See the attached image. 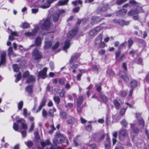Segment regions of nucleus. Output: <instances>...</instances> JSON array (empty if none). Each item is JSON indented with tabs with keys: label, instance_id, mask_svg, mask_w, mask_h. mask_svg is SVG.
<instances>
[{
	"label": "nucleus",
	"instance_id": "nucleus-1",
	"mask_svg": "<svg viewBox=\"0 0 149 149\" xmlns=\"http://www.w3.org/2000/svg\"><path fill=\"white\" fill-rule=\"evenodd\" d=\"M103 34L102 33H100L95 38L94 41V46L95 47L98 48H102L104 47L106 44L104 42L102 41Z\"/></svg>",
	"mask_w": 149,
	"mask_h": 149
},
{
	"label": "nucleus",
	"instance_id": "nucleus-2",
	"mask_svg": "<svg viewBox=\"0 0 149 149\" xmlns=\"http://www.w3.org/2000/svg\"><path fill=\"white\" fill-rule=\"evenodd\" d=\"M52 2L51 0H39L38 6L42 9H46L50 6Z\"/></svg>",
	"mask_w": 149,
	"mask_h": 149
},
{
	"label": "nucleus",
	"instance_id": "nucleus-3",
	"mask_svg": "<svg viewBox=\"0 0 149 149\" xmlns=\"http://www.w3.org/2000/svg\"><path fill=\"white\" fill-rule=\"evenodd\" d=\"M32 54L33 58L36 60L41 58L42 56L41 52L38 51L36 48L33 50Z\"/></svg>",
	"mask_w": 149,
	"mask_h": 149
},
{
	"label": "nucleus",
	"instance_id": "nucleus-4",
	"mask_svg": "<svg viewBox=\"0 0 149 149\" xmlns=\"http://www.w3.org/2000/svg\"><path fill=\"white\" fill-rule=\"evenodd\" d=\"M56 137L55 138V139L54 140V145H56V143L55 142L56 140V142L58 143H61L63 142L64 140V137L62 135L59 133H57L56 134Z\"/></svg>",
	"mask_w": 149,
	"mask_h": 149
},
{
	"label": "nucleus",
	"instance_id": "nucleus-5",
	"mask_svg": "<svg viewBox=\"0 0 149 149\" xmlns=\"http://www.w3.org/2000/svg\"><path fill=\"white\" fill-rule=\"evenodd\" d=\"M127 134L126 130L124 129L120 130L119 133V137L120 140L122 141H123Z\"/></svg>",
	"mask_w": 149,
	"mask_h": 149
},
{
	"label": "nucleus",
	"instance_id": "nucleus-6",
	"mask_svg": "<svg viewBox=\"0 0 149 149\" xmlns=\"http://www.w3.org/2000/svg\"><path fill=\"white\" fill-rule=\"evenodd\" d=\"M108 5L107 4H102L99 6L97 8L96 10L97 13L106 11L108 7Z\"/></svg>",
	"mask_w": 149,
	"mask_h": 149
},
{
	"label": "nucleus",
	"instance_id": "nucleus-7",
	"mask_svg": "<svg viewBox=\"0 0 149 149\" xmlns=\"http://www.w3.org/2000/svg\"><path fill=\"white\" fill-rule=\"evenodd\" d=\"M121 53L120 50H118L116 52V58L117 61L119 62L122 61L125 59V56L124 54H121L120 56Z\"/></svg>",
	"mask_w": 149,
	"mask_h": 149
},
{
	"label": "nucleus",
	"instance_id": "nucleus-8",
	"mask_svg": "<svg viewBox=\"0 0 149 149\" xmlns=\"http://www.w3.org/2000/svg\"><path fill=\"white\" fill-rule=\"evenodd\" d=\"M39 27L36 26L34 29L32 30L31 32H27L25 33V35L26 36H33L36 35L37 33L39 30Z\"/></svg>",
	"mask_w": 149,
	"mask_h": 149
},
{
	"label": "nucleus",
	"instance_id": "nucleus-9",
	"mask_svg": "<svg viewBox=\"0 0 149 149\" xmlns=\"http://www.w3.org/2000/svg\"><path fill=\"white\" fill-rule=\"evenodd\" d=\"M50 26V22L49 19H46L44 23L42 25L41 27L42 29H48Z\"/></svg>",
	"mask_w": 149,
	"mask_h": 149
},
{
	"label": "nucleus",
	"instance_id": "nucleus-10",
	"mask_svg": "<svg viewBox=\"0 0 149 149\" xmlns=\"http://www.w3.org/2000/svg\"><path fill=\"white\" fill-rule=\"evenodd\" d=\"M142 10L141 7H138L136 10L133 9L130 10L128 13V15L129 16L137 15Z\"/></svg>",
	"mask_w": 149,
	"mask_h": 149
},
{
	"label": "nucleus",
	"instance_id": "nucleus-11",
	"mask_svg": "<svg viewBox=\"0 0 149 149\" xmlns=\"http://www.w3.org/2000/svg\"><path fill=\"white\" fill-rule=\"evenodd\" d=\"M47 70V68H44L42 70L39 72L38 74V76L42 79H45L47 77L46 74Z\"/></svg>",
	"mask_w": 149,
	"mask_h": 149
},
{
	"label": "nucleus",
	"instance_id": "nucleus-12",
	"mask_svg": "<svg viewBox=\"0 0 149 149\" xmlns=\"http://www.w3.org/2000/svg\"><path fill=\"white\" fill-rule=\"evenodd\" d=\"M6 52L4 51L2 52L0 61V67L1 65H2L5 63L6 61Z\"/></svg>",
	"mask_w": 149,
	"mask_h": 149
},
{
	"label": "nucleus",
	"instance_id": "nucleus-13",
	"mask_svg": "<svg viewBox=\"0 0 149 149\" xmlns=\"http://www.w3.org/2000/svg\"><path fill=\"white\" fill-rule=\"evenodd\" d=\"M42 39L39 37H37L35 41V45H31V47H33L34 46H40L41 43Z\"/></svg>",
	"mask_w": 149,
	"mask_h": 149
},
{
	"label": "nucleus",
	"instance_id": "nucleus-14",
	"mask_svg": "<svg viewBox=\"0 0 149 149\" xmlns=\"http://www.w3.org/2000/svg\"><path fill=\"white\" fill-rule=\"evenodd\" d=\"M77 29H74L69 32L67 34L69 38H71L76 35L77 33Z\"/></svg>",
	"mask_w": 149,
	"mask_h": 149
},
{
	"label": "nucleus",
	"instance_id": "nucleus-15",
	"mask_svg": "<svg viewBox=\"0 0 149 149\" xmlns=\"http://www.w3.org/2000/svg\"><path fill=\"white\" fill-rule=\"evenodd\" d=\"M49 39V37L46 38V41L45 42V45L44 47V48L45 49H47L52 46V43L51 41H49L48 39Z\"/></svg>",
	"mask_w": 149,
	"mask_h": 149
},
{
	"label": "nucleus",
	"instance_id": "nucleus-16",
	"mask_svg": "<svg viewBox=\"0 0 149 149\" xmlns=\"http://www.w3.org/2000/svg\"><path fill=\"white\" fill-rule=\"evenodd\" d=\"M74 142L75 146H77L81 144V141L79 136H77L75 137L74 140Z\"/></svg>",
	"mask_w": 149,
	"mask_h": 149
},
{
	"label": "nucleus",
	"instance_id": "nucleus-17",
	"mask_svg": "<svg viewBox=\"0 0 149 149\" xmlns=\"http://www.w3.org/2000/svg\"><path fill=\"white\" fill-rule=\"evenodd\" d=\"M91 19L92 21L91 23L92 24H93L95 23L100 22L102 20L101 19L100 17H93Z\"/></svg>",
	"mask_w": 149,
	"mask_h": 149
},
{
	"label": "nucleus",
	"instance_id": "nucleus-18",
	"mask_svg": "<svg viewBox=\"0 0 149 149\" xmlns=\"http://www.w3.org/2000/svg\"><path fill=\"white\" fill-rule=\"evenodd\" d=\"M145 122L142 118H140L138 121L137 125L139 126V129L142 128L144 126Z\"/></svg>",
	"mask_w": 149,
	"mask_h": 149
},
{
	"label": "nucleus",
	"instance_id": "nucleus-19",
	"mask_svg": "<svg viewBox=\"0 0 149 149\" xmlns=\"http://www.w3.org/2000/svg\"><path fill=\"white\" fill-rule=\"evenodd\" d=\"M46 101V98L45 97L43 98L41 102L40 105L39 106L38 110L36 111V113H37L38 111H40L42 108L45 105Z\"/></svg>",
	"mask_w": 149,
	"mask_h": 149
},
{
	"label": "nucleus",
	"instance_id": "nucleus-20",
	"mask_svg": "<svg viewBox=\"0 0 149 149\" xmlns=\"http://www.w3.org/2000/svg\"><path fill=\"white\" fill-rule=\"evenodd\" d=\"M126 1V0H113L111 2V4L113 5L116 3L117 5H120Z\"/></svg>",
	"mask_w": 149,
	"mask_h": 149
},
{
	"label": "nucleus",
	"instance_id": "nucleus-21",
	"mask_svg": "<svg viewBox=\"0 0 149 149\" xmlns=\"http://www.w3.org/2000/svg\"><path fill=\"white\" fill-rule=\"evenodd\" d=\"M79 56V55L78 54H75L74 55H73L69 62V63L70 64H71L73 63H74V61H75L77 59L78 57Z\"/></svg>",
	"mask_w": 149,
	"mask_h": 149
},
{
	"label": "nucleus",
	"instance_id": "nucleus-22",
	"mask_svg": "<svg viewBox=\"0 0 149 149\" xmlns=\"http://www.w3.org/2000/svg\"><path fill=\"white\" fill-rule=\"evenodd\" d=\"M127 12V10L125 9H122L117 11L116 13V15L117 16H122L125 15Z\"/></svg>",
	"mask_w": 149,
	"mask_h": 149
},
{
	"label": "nucleus",
	"instance_id": "nucleus-23",
	"mask_svg": "<svg viewBox=\"0 0 149 149\" xmlns=\"http://www.w3.org/2000/svg\"><path fill=\"white\" fill-rule=\"evenodd\" d=\"M130 126L131 128L133 129V131L135 133L139 132V130L141 129H139V126L137 125V127H135L134 124H131Z\"/></svg>",
	"mask_w": 149,
	"mask_h": 149
},
{
	"label": "nucleus",
	"instance_id": "nucleus-24",
	"mask_svg": "<svg viewBox=\"0 0 149 149\" xmlns=\"http://www.w3.org/2000/svg\"><path fill=\"white\" fill-rule=\"evenodd\" d=\"M33 86L29 85L25 88V91L29 94H31L33 92Z\"/></svg>",
	"mask_w": 149,
	"mask_h": 149
},
{
	"label": "nucleus",
	"instance_id": "nucleus-25",
	"mask_svg": "<svg viewBox=\"0 0 149 149\" xmlns=\"http://www.w3.org/2000/svg\"><path fill=\"white\" fill-rule=\"evenodd\" d=\"M120 76L126 81H128L129 79L125 73L123 72H120Z\"/></svg>",
	"mask_w": 149,
	"mask_h": 149
},
{
	"label": "nucleus",
	"instance_id": "nucleus-26",
	"mask_svg": "<svg viewBox=\"0 0 149 149\" xmlns=\"http://www.w3.org/2000/svg\"><path fill=\"white\" fill-rule=\"evenodd\" d=\"M79 65L78 64H73L70 68H69L70 70L71 71L72 70V72L73 73H75L76 72V69L77 68Z\"/></svg>",
	"mask_w": 149,
	"mask_h": 149
},
{
	"label": "nucleus",
	"instance_id": "nucleus-27",
	"mask_svg": "<svg viewBox=\"0 0 149 149\" xmlns=\"http://www.w3.org/2000/svg\"><path fill=\"white\" fill-rule=\"evenodd\" d=\"M84 97L82 95H80L79 97L77 100V105H81L83 101Z\"/></svg>",
	"mask_w": 149,
	"mask_h": 149
},
{
	"label": "nucleus",
	"instance_id": "nucleus-28",
	"mask_svg": "<svg viewBox=\"0 0 149 149\" xmlns=\"http://www.w3.org/2000/svg\"><path fill=\"white\" fill-rule=\"evenodd\" d=\"M35 81V79L34 77L32 75L29 76L27 80V82L28 83H33Z\"/></svg>",
	"mask_w": 149,
	"mask_h": 149
},
{
	"label": "nucleus",
	"instance_id": "nucleus-29",
	"mask_svg": "<svg viewBox=\"0 0 149 149\" xmlns=\"http://www.w3.org/2000/svg\"><path fill=\"white\" fill-rule=\"evenodd\" d=\"M51 143L49 139H47L45 142H41V145L42 148H44L46 146L50 145Z\"/></svg>",
	"mask_w": 149,
	"mask_h": 149
},
{
	"label": "nucleus",
	"instance_id": "nucleus-30",
	"mask_svg": "<svg viewBox=\"0 0 149 149\" xmlns=\"http://www.w3.org/2000/svg\"><path fill=\"white\" fill-rule=\"evenodd\" d=\"M59 14L56 13L53 14V19L54 22H56L57 21L59 16Z\"/></svg>",
	"mask_w": 149,
	"mask_h": 149
},
{
	"label": "nucleus",
	"instance_id": "nucleus-31",
	"mask_svg": "<svg viewBox=\"0 0 149 149\" xmlns=\"http://www.w3.org/2000/svg\"><path fill=\"white\" fill-rule=\"evenodd\" d=\"M56 111V109L54 108H53L52 109H50L48 113L49 116L51 117H53L54 116V112H55Z\"/></svg>",
	"mask_w": 149,
	"mask_h": 149
},
{
	"label": "nucleus",
	"instance_id": "nucleus-32",
	"mask_svg": "<svg viewBox=\"0 0 149 149\" xmlns=\"http://www.w3.org/2000/svg\"><path fill=\"white\" fill-rule=\"evenodd\" d=\"M70 46V43L69 40H67L65 41L64 46L63 47L64 50L69 48Z\"/></svg>",
	"mask_w": 149,
	"mask_h": 149
},
{
	"label": "nucleus",
	"instance_id": "nucleus-33",
	"mask_svg": "<svg viewBox=\"0 0 149 149\" xmlns=\"http://www.w3.org/2000/svg\"><path fill=\"white\" fill-rule=\"evenodd\" d=\"M129 21L125 22L123 20H120L119 22V24L121 26H123L125 25H127L129 24Z\"/></svg>",
	"mask_w": 149,
	"mask_h": 149
},
{
	"label": "nucleus",
	"instance_id": "nucleus-34",
	"mask_svg": "<svg viewBox=\"0 0 149 149\" xmlns=\"http://www.w3.org/2000/svg\"><path fill=\"white\" fill-rule=\"evenodd\" d=\"M60 117L61 118L63 119H66L67 118V116L66 113L65 111H62L60 113Z\"/></svg>",
	"mask_w": 149,
	"mask_h": 149
},
{
	"label": "nucleus",
	"instance_id": "nucleus-35",
	"mask_svg": "<svg viewBox=\"0 0 149 149\" xmlns=\"http://www.w3.org/2000/svg\"><path fill=\"white\" fill-rule=\"evenodd\" d=\"M20 26L23 29H27L29 27V25L28 23L24 22L22 23Z\"/></svg>",
	"mask_w": 149,
	"mask_h": 149
},
{
	"label": "nucleus",
	"instance_id": "nucleus-36",
	"mask_svg": "<svg viewBox=\"0 0 149 149\" xmlns=\"http://www.w3.org/2000/svg\"><path fill=\"white\" fill-rule=\"evenodd\" d=\"M103 28L102 26H99L96 27L94 29L96 34L99 33L102 30V29Z\"/></svg>",
	"mask_w": 149,
	"mask_h": 149
},
{
	"label": "nucleus",
	"instance_id": "nucleus-37",
	"mask_svg": "<svg viewBox=\"0 0 149 149\" xmlns=\"http://www.w3.org/2000/svg\"><path fill=\"white\" fill-rule=\"evenodd\" d=\"M113 102L116 109H119L120 104L118 100H114Z\"/></svg>",
	"mask_w": 149,
	"mask_h": 149
},
{
	"label": "nucleus",
	"instance_id": "nucleus-38",
	"mask_svg": "<svg viewBox=\"0 0 149 149\" xmlns=\"http://www.w3.org/2000/svg\"><path fill=\"white\" fill-rule=\"evenodd\" d=\"M131 85L132 88L136 87L137 86L136 81L135 80H133L131 82Z\"/></svg>",
	"mask_w": 149,
	"mask_h": 149
},
{
	"label": "nucleus",
	"instance_id": "nucleus-39",
	"mask_svg": "<svg viewBox=\"0 0 149 149\" xmlns=\"http://www.w3.org/2000/svg\"><path fill=\"white\" fill-rule=\"evenodd\" d=\"M69 0H64V1H61L59 2V5L62 6L66 4L68 2Z\"/></svg>",
	"mask_w": 149,
	"mask_h": 149
},
{
	"label": "nucleus",
	"instance_id": "nucleus-40",
	"mask_svg": "<svg viewBox=\"0 0 149 149\" xmlns=\"http://www.w3.org/2000/svg\"><path fill=\"white\" fill-rule=\"evenodd\" d=\"M88 21V19L84 18L83 19L81 20H78L77 22V24H80L81 23H82L87 22Z\"/></svg>",
	"mask_w": 149,
	"mask_h": 149
},
{
	"label": "nucleus",
	"instance_id": "nucleus-41",
	"mask_svg": "<svg viewBox=\"0 0 149 149\" xmlns=\"http://www.w3.org/2000/svg\"><path fill=\"white\" fill-rule=\"evenodd\" d=\"M127 45V42L126 41H125L122 43L119 46L118 50H120V49H122L123 48L125 47Z\"/></svg>",
	"mask_w": 149,
	"mask_h": 149
},
{
	"label": "nucleus",
	"instance_id": "nucleus-42",
	"mask_svg": "<svg viewBox=\"0 0 149 149\" xmlns=\"http://www.w3.org/2000/svg\"><path fill=\"white\" fill-rule=\"evenodd\" d=\"M128 42V47L130 48L133 43V41L132 38H130L129 39Z\"/></svg>",
	"mask_w": 149,
	"mask_h": 149
},
{
	"label": "nucleus",
	"instance_id": "nucleus-43",
	"mask_svg": "<svg viewBox=\"0 0 149 149\" xmlns=\"http://www.w3.org/2000/svg\"><path fill=\"white\" fill-rule=\"evenodd\" d=\"M121 124L125 127H126L127 125V121L125 120H123L120 122Z\"/></svg>",
	"mask_w": 149,
	"mask_h": 149
},
{
	"label": "nucleus",
	"instance_id": "nucleus-44",
	"mask_svg": "<svg viewBox=\"0 0 149 149\" xmlns=\"http://www.w3.org/2000/svg\"><path fill=\"white\" fill-rule=\"evenodd\" d=\"M53 99L56 103H57V104H58L59 103L60 101V99L58 97L54 96L53 97Z\"/></svg>",
	"mask_w": 149,
	"mask_h": 149
},
{
	"label": "nucleus",
	"instance_id": "nucleus-45",
	"mask_svg": "<svg viewBox=\"0 0 149 149\" xmlns=\"http://www.w3.org/2000/svg\"><path fill=\"white\" fill-rule=\"evenodd\" d=\"M106 52V51L104 49H101L99 50L98 54L99 55L102 56Z\"/></svg>",
	"mask_w": 149,
	"mask_h": 149
},
{
	"label": "nucleus",
	"instance_id": "nucleus-46",
	"mask_svg": "<svg viewBox=\"0 0 149 149\" xmlns=\"http://www.w3.org/2000/svg\"><path fill=\"white\" fill-rule=\"evenodd\" d=\"M110 142L109 141H107V142H106L105 143V149H110Z\"/></svg>",
	"mask_w": 149,
	"mask_h": 149
},
{
	"label": "nucleus",
	"instance_id": "nucleus-47",
	"mask_svg": "<svg viewBox=\"0 0 149 149\" xmlns=\"http://www.w3.org/2000/svg\"><path fill=\"white\" fill-rule=\"evenodd\" d=\"M25 143L29 147H31L33 145V143L31 141H28L26 142H25Z\"/></svg>",
	"mask_w": 149,
	"mask_h": 149
},
{
	"label": "nucleus",
	"instance_id": "nucleus-48",
	"mask_svg": "<svg viewBox=\"0 0 149 149\" xmlns=\"http://www.w3.org/2000/svg\"><path fill=\"white\" fill-rule=\"evenodd\" d=\"M13 67L14 71L17 72L19 70V68L16 64L13 65Z\"/></svg>",
	"mask_w": 149,
	"mask_h": 149
},
{
	"label": "nucleus",
	"instance_id": "nucleus-49",
	"mask_svg": "<svg viewBox=\"0 0 149 149\" xmlns=\"http://www.w3.org/2000/svg\"><path fill=\"white\" fill-rule=\"evenodd\" d=\"M42 114L44 117H46L47 115V112L44 109H42Z\"/></svg>",
	"mask_w": 149,
	"mask_h": 149
},
{
	"label": "nucleus",
	"instance_id": "nucleus-50",
	"mask_svg": "<svg viewBox=\"0 0 149 149\" xmlns=\"http://www.w3.org/2000/svg\"><path fill=\"white\" fill-rule=\"evenodd\" d=\"M23 106V102L22 101L18 103V108L19 110L21 109Z\"/></svg>",
	"mask_w": 149,
	"mask_h": 149
},
{
	"label": "nucleus",
	"instance_id": "nucleus-51",
	"mask_svg": "<svg viewBox=\"0 0 149 149\" xmlns=\"http://www.w3.org/2000/svg\"><path fill=\"white\" fill-rule=\"evenodd\" d=\"M59 45V42H56L54 45L52 47V49L53 50H55L56 49H57V48L58 47Z\"/></svg>",
	"mask_w": 149,
	"mask_h": 149
},
{
	"label": "nucleus",
	"instance_id": "nucleus-52",
	"mask_svg": "<svg viewBox=\"0 0 149 149\" xmlns=\"http://www.w3.org/2000/svg\"><path fill=\"white\" fill-rule=\"evenodd\" d=\"M34 123L33 122H32L31 125L29 130V132H31L33 131V129L34 127Z\"/></svg>",
	"mask_w": 149,
	"mask_h": 149
},
{
	"label": "nucleus",
	"instance_id": "nucleus-53",
	"mask_svg": "<svg viewBox=\"0 0 149 149\" xmlns=\"http://www.w3.org/2000/svg\"><path fill=\"white\" fill-rule=\"evenodd\" d=\"M78 0V2L77 1H73L72 2V3L75 6H77V5L78 3H79L80 4H82V2L80 0Z\"/></svg>",
	"mask_w": 149,
	"mask_h": 149
},
{
	"label": "nucleus",
	"instance_id": "nucleus-54",
	"mask_svg": "<svg viewBox=\"0 0 149 149\" xmlns=\"http://www.w3.org/2000/svg\"><path fill=\"white\" fill-rule=\"evenodd\" d=\"M96 34H97L94 29L90 31L89 33V35L90 36H93Z\"/></svg>",
	"mask_w": 149,
	"mask_h": 149
},
{
	"label": "nucleus",
	"instance_id": "nucleus-55",
	"mask_svg": "<svg viewBox=\"0 0 149 149\" xmlns=\"http://www.w3.org/2000/svg\"><path fill=\"white\" fill-rule=\"evenodd\" d=\"M13 53V49L11 47H9L8 49V53L9 56H10Z\"/></svg>",
	"mask_w": 149,
	"mask_h": 149
},
{
	"label": "nucleus",
	"instance_id": "nucleus-56",
	"mask_svg": "<svg viewBox=\"0 0 149 149\" xmlns=\"http://www.w3.org/2000/svg\"><path fill=\"white\" fill-rule=\"evenodd\" d=\"M101 97L103 100L104 102H107V99L105 95H101Z\"/></svg>",
	"mask_w": 149,
	"mask_h": 149
},
{
	"label": "nucleus",
	"instance_id": "nucleus-57",
	"mask_svg": "<svg viewBox=\"0 0 149 149\" xmlns=\"http://www.w3.org/2000/svg\"><path fill=\"white\" fill-rule=\"evenodd\" d=\"M13 128L15 131H17L19 128V125L16 123H14L13 125Z\"/></svg>",
	"mask_w": 149,
	"mask_h": 149
},
{
	"label": "nucleus",
	"instance_id": "nucleus-58",
	"mask_svg": "<svg viewBox=\"0 0 149 149\" xmlns=\"http://www.w3.org/2000/svg\"><path fill=\"white\" fill-rule=\"evenodd\" d=\"M31 75H29V72L28 71H26L23 74V77H24L27 78L29 77V76H30Z\"/></svg>",
	"mask_w": 149,
	"mask_h": 149
},
{
	"label": "nucleus",
	"instance_id": "nucleus-59",
	"mask_svg": "<svg viewBox=\"0 0 149 149\" xmlns=\"http://www.w3.org/2000/svg\"><path fill=\"white\" fill-rule=\"evenodd\" d=\"M21 78V74L20 73H19L18 74L17 77L16 78V80L15 81V82H17Z\"/></svg>",
	"mask_w": 149,
	"mask_h": 149
},
{
	"label": "nucleus",
	"instance_id": "nucleus-60",
	"mask_svg": "<svg viewBox=\"0 0 149 149\" xmlns=\"http://www.w3.org/2000/svg\"><path fill=\"white\" fill-rule=\"evenodd\" d=\"M65 81V79H61L59 80V82L60 84L63 85L64 84Z\"/></svg>",
	"mask_w": 149,
	"mask_h": 149
},
{
	"label": "nucleus",
	"instance_id": "nucleus-61",
	"mask_svg": "<svg viewBox=\"0 0 149 149\" xmlns=\"http://www.w3.org/2000/svg\"><path fill=\"white\" fill-rule=\"evenodd\" d=\"M126 109H122L120 111V114L121 116H123L125 112Z\"/></svg>",
	"mask_w": 149,
	"mask_h": 149
},
{
	"label": "nucleus",
	"instance_id": "nucleus-62",
	"mask_svg": "<svg viewBox=\"0 0 149 149\" xmlns=\"http://www.w3.org/2000/svg\"><path fill=\"white\" fill-rule=\"evenodd\" d=\"M65 92L63 90H62L60 93V96L62 97H63L65 96Z\"/></svg>",
	"mask_w": 149,
	"mask_h": 149
},
{
	"label": "nucleus",
	"instance_id": "nucleus-63",
	"mask_svg": "<svg viewBox=\"0 0 149 149\" xmlns=\"http://www.w3.org/2000/svg\"><path fill=\"white\" fill-rule=\"evenodd\" d=\"M122 67L124 69L125 71H126L127 70V65L126 63L125 62L123 63Z\"/></svg>",
	"mask_w": 149,
	"mask_h": 149
},
{
	"label": "nucleus",
	"instance_id": "nucleus-64",
	"mask_svg": "<svg viewBox=\"0 0 149 149\" xmlns=\"http://www.w3.org/2000/svg\"><path fill=\"white\" fill-rule=\"evenodd\" d=\"M22 127V128L24 130H25L27 129V125L24 123H22L21 124Z\"/></svg>",
	"mask_w": 149,
	"mask_h": 149
}]
</instances>
